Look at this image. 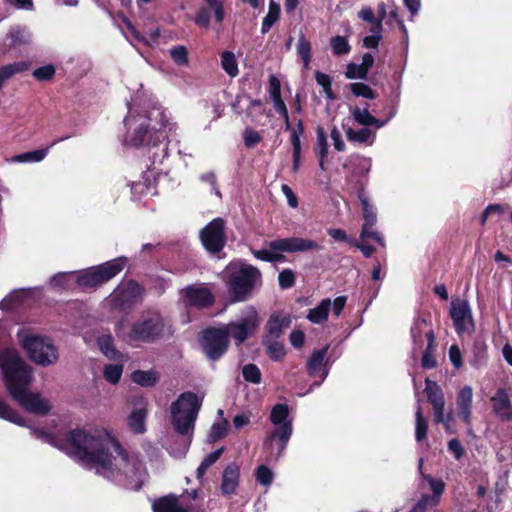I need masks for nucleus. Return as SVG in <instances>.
I'll use <instances>...</instances> for the list:
<instances>
[{
	"label": "nucleus",
	"instance_id": "obj_7",
	"mask_svg": "<svg viewBox=\"0 0 512 512\" xmlns=\"http://www.w3.org/2000/svg\"><path fill=\"white\" fill-rule=\"evenodd\" d=\"M222 278L228 286L232 302L247 300L253 290L261 285V273L256 267L232 261L222 272Z\"/></svg>",
	"mask_w": 512,
	"mask_h": 512
},
{
	"label": "nucleus",
	"instance_id": "obj_32",
	"mask_svg": "<svg viewBox=\"0 0 512 512\" xmlns=\"http://www.w3.org/2000/svg\"><path fill=\"white\" fill-rule=\"evenodd\" d=\"M314 150L319 160V167L322 170H326L325 161L328 156V144L325 130L322 127H318L316 130V145Z\"/></svg>",
	"mask_w": 512,
	"mask_h": 512
},
{
	"label": "nucleus",
	"instance_id": "obj_14",
	"mask_svg": "<svg viewBox=\"0 0 512 512\" xmlns=\"http://www.w3.org/2000/svg\"><path fill=\"white\" fill-rule=\"evenodd\" d=\"M328 349L329 346L327 345L321 349L313 351L307 360V374L310 378L314 379V382L308 388L307 393H310L314 388L319 387L330 372L331 363L327 358Z\"/></svg>",
	"mask_w": 512,
	"mask_h": 512
},
{
	"label": "nucleus",
	"instance_id": "obj_44",
	"mask_svg": "<svg viewBox=\"0 0 512 512\" xmlns=\"http://www.w3.org/2000/svg\"><path fill=\"white\" fill-rule=\"evenodd\" d=\"M229 423L226 419H222L212 425L208 435V442L215 443L216 441L224 438L228 431Z\"/></svg>",
	"mask_w": 512,
	"mask_h": 512
},
{
	"label": "nucleus",
	"instance_id": "obj_5",
	"mask_svg": "<svg viewBox=\"0 0 512 512\" xmlns=\"http://www.w3.org/2000/svg\"><path fill=\"white\" fill-rule=\"evenodd\" d=\"M166 322L157 310L143 312L134 322L119 321L115 326L118 338L126 343H153L164 337Z\"/></svg>",
	"mask_w": 512,
	"mask_h": 512
},
{
	"label": "nucleus",
	"instance_id": "obj_27",
	"mask_svg": "<svg viewBox=\"0 0 512 512\" xmlns=\"http://www.w3.org/2000/svg\"><path fill=\"white\" fill-rule=\"evenodd\" d=\"M358 199L362 207V226H376L377 224V211L375 206L371 203L369 196L364 190L358 192Z\"/></svg>",
	"mask_w": 512,
	"mask_h": 512
},
{
	"label": "nucleus",
	"instance_id": "obj_1",
	"mask_svg": "<svg viewBox=\"0 0 512 512\" xmlns=\"http://www.w3.org/2000/svg\"><path fill=\"white\" fill-rule=\"evenodd\" d=\"M66 454L85 469L128 490L138 491L148 478L140 457L126 451L105 427L72 430L66 435Z\"/></svg>",
	"mask_w": 512,
	"mask_h": 512
},
{
	"label": "nucleus",
	"instance_id": "obj_35",
	"mask_svg": "<svg viewBox=\"0 0 512 512\" xmlns=\"http://www.w3.org/2000/svg\"><path fill=\"white\" fill-rule=\"evenodd\" d=\"M280 5L276 3L273 0H270L269 6H268V13L263 18L262 26H261V33L266 34L270 31V29L273 27V25L278 21L280 17Z\"/></svg>",
	"mask_w": 512,
	"mask_h": 512
},
{
	"label": "nucleus",
	"instance_id": "obj_59",
	"mask_svg": "<svg viewBox=\"0 0 512 512\" xmlns=\"http://www.w3.org/2000/svg\"><path fill=\"white\" fill-rule=\"evenodd\" d=\"M345 76L347 79H366L367 74L359 64L350 63L347 65Z\"/></svg>",
	"mask_w": 512,
	"mask_h": 512
},
{
	"label": "nucleus",
	"instance_id": "obj_30",
	"mask_svg": "<svg viewBox=\"0 0 512 512\" xmlns=\"http://www.w3.org/2000/svg\"><path fill=\"white\" fill-rule=\"evenodd\" d=\"M147 410L137 408L128 416V427L135 434H143L146 431Z\"/></svg>",
	"mask_w": 512,
	"mask_h": 512
},
{
	"label": "nucleus",
	"instance_id": "obj_9",
	"mask_svg": "<svg viewBox=\"0 0 512 512\" xmlns=\"http://www.w3.org/2000/svg\"><path fill=\"white\" fill-rule=\"evenodd\" d=\"M322 246L316 241L302 237L278 238L268 243V249L252 251L255 258L266 262H279L283 260V253L308 252L321 250Z\"/></svg>",
	"mask_w": 512,
	"mask_h": 512
},
{
	"label": "nucleus",
	"instance_id": "obj_25",
	"mask_svg": "<svg viewBox=\"0 0 512 512\" xmlns=\"http://www.w3.org/2000/svg\"><path fill=\"white\" fill-rule=\"evenodd\" d=\"M91 69V62L85 56L71 57L66 63V73L72 80H76L86 75Z\"/></svg>",
	"mask_w": 512,
	"mask_h": 512
},
{
	"label": "nucleus",
	"instance_id": "obj_37",
	"mask_svg": "<svg viewBox=\"0 0 512 512\" xmlns=\"http://www.w3.org/2000/svg\"><path fill=\"white\" fill-rule=\"evenodd\" d=\"M131 379L134 383L142 387H151L157 383L158 375L155 371L152 370H137L132 373Z\"/></svg>",
	"mask_w": 512,
	"mask_h": 512
},
{
	"label": "nucleus",
	"instance_id": "obj_53",
	"mask_svg": "<svg viewBox=\"0 0 512 512\" xmlns=\"http://www.w3.org/2000/svg\"><path fill=\"white\" fill-rule=\"evenodd\" d=\"M32 434L37 438L40 439L54 447H56L59 450H63V444L62 440L58 439L54 434L45 432L43 430L33 429Z\"/></svg>",
	"mask_w": 512,
	"mask_h": 512
},
{
	"label": "nucleus",
	"instance_id": "obj_55",
	"mask_svg": "<svg viewBox=\"0 0 512 512\" xmlns=\"http://www.w3.org/2000/svg\"><path fill=\"white\" fill-rule=\"evenodd\" d=\"M415 418H416L415 436H416V440L418 442H421L426 437L428 427H427V422L422 415L420 407L417 408Z\"/></svg>",
	"mask_w": 512,
	"mask_h": 512
},
{
	"label": "nucleus",
	"instance_id": "obj_28",
	"mask_svg": "<svg viewBox=\"0 0 512 512\" xmlns=\"http://www.w3.org/2000/svg\"><path fill=\"white\" fill-rule=\"evenodd\" d=\"M290 325V319L286 316L273 315L266 324L265 338L279 339L283 331Z\"/></svg>",
	"mask_w": 512,
	"mask_h": 512
},
{
	"label": "nucleus",
	"instance_id": "obj_11",
	"mask_svg": "<svg viewBox=\"0 0 512 512\" xmlns=\"http://www.w3.org/2000/svg\"><path fill=\"white\" fill-rule=\"evenodd\" d=\"M259 325L260 319L257 310L253 306H247L236 320L224 325L223 328L227 336L232 337L236 344L240 345L254 334Z\"/></svg>",
	"mask_w": 512,
	"mask_h": 512
},
{
	"label": "nucleus",
	"instance_id": "obj_16",
	"mask_svg": "<svg viewBox=\"0 0 512 512\" xmlns=\"http://www.w3.org/2000/svg\"><path fill=\"white\" fill-rule=\"evenodd\" d=\"M200 239L208 252H220L226 244L225 221L220 217L213 219L200 231Z\"/></svg>",
	"mask_w": 512,
	"mask_h": 512
},
{
	"label": "nucleus",
	"instance_id": "obj_17",
	"mask_svg": "<svg viewBox=\"0 0 512 512\" xmlns=\"http://www.w3.org/2000/svg\"><path fill=\"white\" fill-rule=\"evenodd\" d=\"M144 288L134 280H129L114 289L109 296V301L117 308H126L142 299Z\"/></svg>",
	"mask_w": 512,
	"mask_h": 512
},
{
	"label": "nucleus",
	"instance_id": "obj_46",
	"mask_svg": "<svg viewBox=\"0 0 512 512\" xmlns=\"http://www.w3.org/2000/svg\"><path fill=\"white\" fill-rule=\"evenodd\" d=\"M123 373L122 364H107L103 368L104 378L111 384H117Z\"/></svg>",
	"mask_w": 512,
	"mask_h": 512
},
{
	"label": "nucleus",
	"instance_id": "obj_19",
	"mask_svg": "<svg viewBox=\"0 0 512 512\" xmlns=\"http://www.w3.org/2000/svg\"><path fill=\"white\" fill-rule=\"evenodd\" d=\"M182 300L186 306L202 309L213 304L214 296L205 285L194 284L182 290Z\"/></svg>",
	"mask_w": 512,
	"mask_h": 512
},
{
	"label": "nucleus",
	"instance_id": "obj_38",
	"mask_svg": "<svg viewBox=\"0 0 512 512\" xmlns=\"http://www.w3.org/2000/svg\"><path fill=\"white\" fill-rule=\"evenodd\" d=\"M425 390L432 407L445 405L443 392L437 383L426 379Z\"/></svg>",
	"mask_w": 512,
	"mask_h": 512
},
{
	"label": "nucleus",
	"instance_id": "obj_18",
	"mask_svg": "<svg viewBox=\"0 0 512 512\" xmlns=\"http://www.w3.org/2000/svg\"><path fill=\"white\" fill-rule=\"evenodd\" d=\"M205 5L201 6L195 16L194 23L202 28L208 29L212 18L215 23L221 24L226 16L224 0H203Z\"/></svg>",
	"mask_w": 512,
	"mask_h": 512
},
{
	"label": "nucleus",
	"instance_id": "obj_15",
	"mask_svg": "<svg viewBox=\"0 0 512 512\" xmlns=\"http://www.w3.org/2000/svg\"><path fill=\"white\" fill-rule=\"evenodd\" d=\"M449 314L458 335L472 334L475 331L472 309L467 300H452Z\"/></svg>",
	"mask_w": 512,
	"mask_h": 512
},
{
	"label": "nucleus",
	"instance_id": "obj_62",
	"mask_svg": "<svg viewBox=\"0 0 512 512\" xmlns=\"http://www.w3.org/2000/svg\"><path fill=\"white\" fill-rule=\"evenodd\" d=\"M444 406L445 405L433 407L434 420L436 423H443L445 425L446 429L448 430L449 422L451 420V415H447V417H445Z\"/></svg>",
	"mask_w": 512,
	"mask_h": 512
},
{
	"label": "nucleus",
	"instance_id": "obj_50",
	"mask_svg": "<svg viewBox=\"0 0 512 512\" xmlns=\"http://www.w3.org/2000/svg\"><path fill=\"white\" fill-rule=\"evenodd\" d=\"M353 119L363 127L371 126L373 115L369 113L368 107H354L351 111Z\"/></svg>",
	"mask_w": 512,
	"mask_h": 512
},
{
	"label": "nucleus",
	"instance_id": "obj_23",
	"mask_svg": "<svg viewBox=\"0 0 512 512\" xmlns=\"http://www.w3.org/2000/svg\"><path fill=\"white\" fill-rule=\"evenodd\" d=\"M240 468L236 463L228 464L222 472L220 491L224 496L233 495L238 486Z\"/></svg>",
	"mask_w": 512,
	"mask_h": 512
},
{
	"label": "nucleus",
	"instance_id": "obj_47",
	"mask_svg": "<svg viewBox=\"0 0 512 512\" xmlns=\"http://www.w3.org/2000/svg\"><path fill=\"white\" fill-rule=\"evenodd\" d=\"M0 418L8 420L19 426H25L24 419L13 409H11L4 401L0 399Z\"/></svg>",
	"mask_w": 512,
	"mask_h": 512
},
{
	"label": "nucleus",
	"instance_id": "obj_52",
	"mask_svg": "<svg viewBox=\"0 0 512 512\" xmlns=\"http://www.w3.org/2000/svg\"><path fill=\"white\" fill-rule=\"evenodd\" d=\"M376 226H362L360 239L365 240L371 238L376 241L381 247H385V240L383 235L375 228Z\"/></svg>",
	"mask_w": 512,
	"mask_h": 512
},
{
	"label": "nucleus",
	"instance_id": "obj_26",
	"mask_svg": "<svg viewBox=\"0 0 512 512\" xmlns=\"http://www.w3.org/2000/svg\"><path fill=\"white\" fill-rule=\"evenodd\" d=\"M345 135L347 140L351 143L365 144L368 146H371L376 139V134L368 127H362L360 129L348 127L345 130Z\"/></svg>",
	"mask_w": 512,
	"mask_h": 512
},
{
	"label": "nucleus",
	"instance_id": "obj_13",
	"mask_svg": "<svg viewBox=\"0 0 512 512\" xmlns=\"http://www.w3.org/2000/svg\"><path fill=\"white\" fill-rule=\"evenodd\" d=\"M228 336L224 328H208L203 331L200 344L203 352L211 361L220 359L228 348Z\"/></svg>",
	"mask_w": 512,
	"mask_h": 512
},
{
	"label": "nucleus",
	"instance_id": "obj_39",
	"mask_svg": "<svg viewBox=\"0 0 512 512\" xmlns=\"http://www.w3.org/2000/svg\"><path fill=\"white\" fill-rule=\"evenodd\" d=\"M264 345L268 356L274 361L282 359L285 355L284 345L279 339L264 338Z\"/></svg>",
	"mask_w": 512,
	"mask_h": 512
},
{
	"label": "nucleus",
	"instance_id": "obj_33",
	"mask_svg": "<svg viewBox=\"0 0 512 512\" xmlns=\"http://www.w3.org/2000/svg\"><path fill=\"white\" fill-rule=\"evenodd\" d=\"M32 289H17L12 291L8 296L0 302V309L9 310L14 307L15 304L24 301L26 298L32 295Z\"/></svg>",
	"mask_w": 512,
	"mask_h": 512
},
{
	"label": "nucleus",
	"instance_id": "obj_45",
	"mask_svg": "<svg viewBox=\"0 0 512 512\" xmlns=\"http://www.w3.org/2000/svg\"><path fill=\"white\" fill-rule=\"evenodd\" d=\"M255 479L258 484L269 487L273 483L274 473L267 465L262 464L255 471Z\"/></svg>",
	"mask_w": 512,
	"mask_h": 512
},
{
	"label": "nucleus",
	"instance_id": "obj_22",
	"mask_svg": "<svg viewBox=\"0 0 512 512\" xmlns=\"http://www.w3.org/2000/svg\"><path fill=\"white\" fill-rule=\"evenodd\" d=\"M473 389L469 385L462 387L456 396L457 417L467 426H471L472 420Z\"/></svg>",
	"mask_w": 512,
	"mask_h": 512
},
{
	"label": "nucleus",
	"instance_id": "obj_12",
	"mask_svg": "<svg viewBox=\"0 0 512 512\" xmlns=\"http://www.w3.org/2000/svg\"><path fill=\"white\" fill-rule=\"evenodd\" d=\"M423 459H419L418 469L423 481L427 482L432 494L424 493L419 500L413 505L409 512H426L429 508L439 505L441 496L445 491V483L440 478H434L429 474L422 472Z\"/></svg>",
	"mask_w": 512,
	"mask_h": 512
},
{
	"label": "nucleus",
	"instance_id": "obj_41",
	"mask_svg": "<svg viewBox=\"0 0 512 512\" xmlns=\"http://www.w3.org/2000/svg\"><path fill=\"white\" fill-rule=\"evenodd\" d=\"M221 67L230 76L236 77L239 73L235 54L231 51H224L221 54Z\"/></svg>",
	"mask_w": 512,
	"mask_h": 512
},
{
	"label": "nucleus",
	"instance_id": "obj_34",
	"mask_svg": "<svg viewBox=\"0 0 512 512\" xmlns=\"http://www.w3.org/2000/svg\"><path fill=\"white\" fill-rule=\"evenodd\" d=\"M48 154V148L25 152L7 159L11 163H36L42 161Z\"/></svg>",
	"mask_w": 512,
	"mask_h": 512
},
{
	"label": "nucleus",
	"instance_id": "obj_64",
	"mask_svg": "<svg viewBox=\"0 0 512 512\" xmlns=\"http://www.w3.org/2000/svg\"><path fill=\"white\" fill-rule=\"evenodd\" d=\"M448 450L453 453L456 460H460L464 454V448L460 441L456 438L448 442Z\"/></svg>",
	"mask_w": 512,
	"mask_h": 512
},
{
	"label": "nucleus",
	"instance_id": "obj_57",
	"mask_svg": "<svg viewBox=\"0 0 512 512\" xmlns=\"http://www.w3.org/2000/svg\"><path fill=\"white\" fill-rule=\"evenodd\" d=\"M9 36L16 43H27L31 39V33L26 28L21 27L11 29Z\"/></svg>",
	"mask_w": 512,
	"mask_h": 512
},
{
	"label": "nucleus",
	"instance_id": "obj_40",
	"mask_svg": "<svg viewBox=\"0 0 512 512\" xmlns=\"http://www.w3.org/2000/svg\"><path fill=\"white\" fill-rule=\"evenodd\" d=\"M28 67L29 65L27 62H17L0 67V89L7 79L16 73L27 70Z\"/></svg>",
	"mask_w": 512,
	"mask_h": 512
},
{
	"label": "nucleus",
	"instance_id": "obj_42",
	"mask_svg": "<svg viewBox=\"0 0 512 512\" xmlns=\"http://www.w3.org/2000/svg\"><path fill=\"white\" fill-rule=\"evenodd\" d=\"M426 337L428 340V345H427L426 350L423 353L421 364H422V367L425 369H432V368L436 367V364H437V362L433 356V352H432V346H433V341H434L433 331L427 332Z\"/></svg>",
	"mask_w": 512,
	"mask_h": 512
},
{
	"label": "nucleus",
	"instance_id": "obj_24",
	"mask_svg": "<svg viewBox=\"0 0 512 512\" xmlns=\"http://www.w3.org/2000/svg\"><path fill=\"white\" fill-rule=\"evenodd\" d=\"M488 361V346L483 339H475L471 355L468 359L469 364L475 368L480 369L487 365Z\"/></svg>",
	"mask_w": 512,
	"mask_h": 512
},
{
	"label": "nucleus",
	"instance_id": "obj_2",
	"mask_svg": "<svg viewBox=\"0 0 512 512\" xmlns=\"http://www.w3.org/2000/svg\"><path fill=\"white\" fill-rule=\"evenodd\" d=\"M124 125L125 144L148 147L151 164H162L168 157V134L176 130L170 112L160 104L139 109L128 105Z\"/></svg>",
	"mask_w": 512,
	"mask_h": 512
},
{
	"label": "nucleus",
	"instance_id": "obj_60",
	"mask_svg": "<svg viewBox=\"0 0 512 512\" xmlns=\"http://www.w3.org/2000/svg\"><path fill=\"white\" fill-rule=\"evenodd\" d=\"M278 281H279V286L282 289L290 288L293 286L294 281H295L294 273L289 269H285L279 273Z\"/></svg>",
	"mask_w": 512,
	"mask_h": 512
},
{
	"label": "nucleus",
	"instance_id": "obj_3",
	"mask_svg": "<svg viewBox=\"0 0 512 512\" xmlns=\"http://www.w3.org/2000/svg\"><path fill=\"white\" fill-rule=\"evenodd\" d=\"M0 367L10 395L27 412L46 415L52 408L50 401L39 393L29 391L33 371L14 349L0 352Z\"/></svg>",
	"mask_w": 512,
	"mask_h": 512
},
{
	"label": "nucleus",
	"instance_id": "obj_49",
	"mask_svg": "<svg viewBox=\"0 0 512 512\" xmlns=\"http://www.w3.org/2000/svg\"><path fill=\"white\" fill-rule=\"evenodd\" d=\"M170 57L178 66H187L189 63L188 50L183 45L173 46L169 50Z\"/></svg>",
	"mask_w": 512,
	"mask_h": 512
},
{
	"label": "nucleus",
	"instance_id": "obj_58",
	"mask_svg": "<svg viewBox=\"0 0 512 512\" xmlns=\"http://www.w3.org/2000/svg\"><path fill=\"white\" fill-rule=\"evenodd\" d=\"M55 68L52 65H45L33 71V76L39 81H47L53 78Z\"/></svg>",
	"mask_w": 512,
	"mask_h": 512
},
{
	"label": "nucleus",
	"instance_id": "obj_4",
	"mask_svg": "<svg viewBox=\"0 0 512 512\" xmlns=\"http://www.w3.org/2000/svg\"><path fill=\"white\" fill-rule=\"evenodd\" d=\"M202 406V399L194 392H183L170 405L171 424L181 435V446L176 454L187 453L193 440L196 420Z\"/></svg>",
	"mask_w": 512,
	"mask_h": 512
},
{
	"label": "nucleus",
	"instance_id": "obj_43",
	"mask_svg": "<svg viewBox=\"0 0 512 512\" xmlns=\"http://www.w3.org/2000/svg\"><path fill=\"white\" fill-rule=\"evenodd\" d=\"M332 52L336 56L346 55L350 52L351 46L345 36H335L330 39Z\"/></svg>",
	"mask_w": 512,
	"mask_h": 512
},
{
	"label": "nucleus",
	"instance_id": "obj_56",
	"mask_svg": "<svg viewBox=\"0 0 512 512\" xmlns=\"http://www.w3.org/2000/svg\"><path fill=\"white\" fill-rule=\"evenodd\" d=\"M243 139L247 148H253L262 141V136L253 128H246L243 133Z\"/></svg>",
	"mask_w": 512,
	"mask_h": 512
},
{
	"label": "nucleus",
	"instance_id": "obj_48",
	"mask_svg": "<svg viewBox=\"0 0 512 512\" xmlns=\"http://www.w3.org/2000/svg\"><path fill=\"white\" fill-rule=\"evenodd\" d=\"M427 322L424 318H416L414 320V323L411 327V337L415 344H421L422 343V337L423 334L426 335L427 333ZM430 330H428L429 332Z\"/></svg>",
	"mask_w": 512,
	"mask_h": 512
},
{
	"label": "nucleus",
	"instance_id": "obj_31",
	"mask_svg": "<svg viewBox=\"0 0 512 512\" xmlns=\"http://www.w3.org/2000/svg\"><path fill=\"white\" fill-rule=\"evenodd\" d=\"M330 309L331 300L325 298L316 307L308 311L307 319L313 324H322L328 319Z\"/></svg>",
	"mask_w": 512,
	"mask_h": 512
},
{
	"label": "nucleus",
	"instance_id": "obj_51",
	"mask_svg": "<svg viewBox=\"0 0 512 512\" xmlns=\"http://www.w3.org/2000/svg\"><path fill=\"white\" fill-rule=\"evenodd\" d=\"M243 378L250 383L259 384L261 382V371L255 364H246L242 368Z\"/></svg>",
	"mask_w": 512,
	"mask_h": 512
},
{
	"label": "nucleus",
	"instance_id": "obj_29",
	"mask_svg": "<svg viewBox=\"0 0 512 512\" xmlns=\"http://www.w3.org/2000/svg\"><path fill=\"white\" fill-rule=\"evenodd\" d=\"M99 350L110 360H120L123 355L114 346L113 337L110 334H102L97 337Z\"/></svg>",
	"mask_w": 512,
	"mask_h": 512
},
{
	"label": "nucleus",
	"instance_id": "obj_63",
	"mask_svg": "<svg viewBox=\"0 0 512 512\" xmlns=\"http://www.w3.org/2000/svg\"><path fill=\"white\" fill-rule=\"evenodd\" d=\"M330 137H331V140L333 141L334 148L337 151L342 152V151L345 150L346 145H345V143H344V141L342 139L340 131L337 129L336 126H334L331 129Z\"/></svg>",
	"mask_w": 512,
	"mask_h": 512
},
{
	"label": "nucleus",
	"instance_id": "obj_20",
	"mask_svg": "<svg viewBox=\"0 0 512 512\" xmlns=\"http://www.w3.org/2000/svg\"><path fill=\"white\" fill-rule=\"evenodd\" d=\"M490 400L492 411L497 418L505 422L512 421V401L506 388H497Z\"/></svg>",
	"mask_w": 512,
	"mask_h": 512
},
{
	"label": "nucleus",
	"instance_id": "obj_21",
	"mask_svg": "<svg viewBox=\"0 0 512 512\" xmlns=\"http://www.w3.org/2000/svg\"><path fill=\"white\" fill-rule=\"evenodd\" d=\"M152 508L154 512H206L203 505H186L182 507L179 499L173 495L154 501Z\"/></svg>",
	"mask_w": 512,
	"mask_h": 512
},
{
	"label": "nucleus",
	"instance_id": "obj_54",
	"mask_svg": "<svg viewBox=\"0 0 512 512\" xmlns=\"http://www.w3.org/2000/svg\"><path fill=\"white\" fill-rule=\"evenodd\" d=\"M350 90L357 97H364L367 99L376 98V93L367 84L361 82L352 83L350 85Z\"/></svg>",
	"mask_w": 512,
	"mask_h": 512
},
{
	"label": "nucleus",
	"instance_id": "obj_61",
	"mask_svg": "<svg viewBox=\"0 0 512 512\" xmlns=\"http://www.w3.org/2000/svg\"><path fill=\"white\" fill-rule=\"evenodd\" d=\"M449 360L454 368L459 369L463 365L462 353L457 345H452L449 348Z\"/></svg>",
	"mask_w": 512,
	"mask_h": 512
},
{
	"label": "nucleus",
	"instance_id": "obj_6",
	"mask_svg": "<svg viewBox=\"0 0 512 512\" xmlns=\"http://www.w3.org/2000/svg\"><path fill=\"white\" fill-rule=\"evenodd\" d=\"M269 420L273 428L267 432L263 441V449L268 461L277 462L284 454L293 435V416L290 407L285 403L275 404L270 411Z\"/></svg>",
	"mask_w": 512,
	"mask_h": 512
},
{
	"label": "nucleus",
	"instance_id": "obj_8",
	"mask_svg": "<svg viewBox=\"0 0 512 512\" xmlns=\"http://www.w3.org/2000/svg\"><path fill=\"white\" fill-rule=\"evenodd\" d=\"M127 264L128 258L120 256L70 274L75 278L79 288L84 291H93L120 274Z\"/></svg>",
	"mask_w": 512,
	"mask_h": 512
},
{
	"label": "nucleus",
	"instance_id": "obj_36",
	"mask_svg": "<svg viewBox=\"0 0 512 512\" xmlns=\"http://www.w3.org/2000/svg\"><path fill=\"white\" fill-rule=\"evenodd\" d=\"M297 54L300 56L303 67L305 69L310 68L311 63V50L312 46L309 40L306 39L303 33L300 34L296 45Z\"/></svg>",
	"mask_w": 512,
	"mask_h": 512
},
{
	"label": "nucleus",
	"instance_id": "obj_10",
	"mask_svg": "<svg viewBox=\"0 0 512 512\" xmlns=\"http://www.w3.org/2000/svg\"><path fill=\"white\" fill-rule=\"evenodd\" d=\"M17 337L35 363L47 366L57 359L55 346L49 338L29 333L24 329L18 331Z\"/></svg>",
	"mask_w": 512,
	"mask_h": 512
}]
</instances>
